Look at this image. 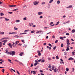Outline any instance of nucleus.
I'll use <instances>...</instances> for the list:
<instances>
[{
  "mask_svg": "<svg viewBox=\"0 0 75 75\" xmlns=\"http://www.w3.org/2000/svg\"><path fill=\"white\" fill-rule=\"evenodd\" d=\"M11 52V55L12 56H13V55H14L16 54V52L14 51H12Z\"/></svg>",
  "mask_w": 75,
  "mask_h": 75,
  "instance_id": "nucleus-1",
  "label": "nucleus"
},
{
  "mask_svg": "<svg viewBox=\"0 0 75 75\" xmlns=\"http://www.w3.org/2000/svg\"><path fill=\"white\" fill-rule=\"evenodd\" d=\"M39 3V2L38 1L37 2V1H35L34 2V4L35 5V6H37Z\"/></svg>",
  "mask_w": 75,
  "mask_h": 75,
  "instance_id": "nucleus-2",
  "label": "nucleus"
},
{
  "mask_svg": "<svg viewBox=\"0 0 75 75\" xmlns=\"http://www.w3.org/2000/svg\"><path fill=\"white\" fill-rule=\"evenodd\" d=\"M9 7H16V5H10Z\"/></svg>",
  "mask_w": 75,
  "mask_h": 75,
  "instance_id": "nucleus-3",
  "label": "nucleus"
},
{
  "mask_svg": "<svg viewBox=\"0 0 75 75\" xmlns=\"http://www.w3.org/2000/svg\"><path fill=\"white\" fill-rule=\"evenodd\" d=\"M37 52L38 53V55H39V56H40L41 55V53H40L41 52V51L39 50Z\"/></svg>",
  "mask_w": 75,
  "mask_h": 75,
  "instance_id": "nucleus-4",
  "label": "nucleus"
},
{
  "mask_svg": "<svg viewBox=\"0 0 75 75\" xmlns=\"http://www.w3.org/2000/svg\"><path fill=\"white\" fill-rule=\"evenodd\" d=\"M42 14H43V13L42 12H38V15H41Z\"/></svg>",
  "mask_w": 75,
  "mask_h": 75,
  "instance_id": "nucleus-5",
  "label": "nucleus"
},
{
  "mask_svg": "<svg viewBox=\"0 0 75 75\" xmlns=\"http://www.w3.org/2000/svg\"><path fill=\"white\" fill-rule=\"evenodd\" d=\"M8 45L9 46V47L11 48H12V45L11 43H9L8 44Z\"/></svg>",
  "mask_w": 75,
  "mask_h": 75,
  "instance_id": "nucleus-6",
  "label": "nucleus"
},
{
  "mask_svg": "<svg viewBox=\"0 0 75 75\" xmlns=\"http://www.w3.org/2000/svg\"><path fill=\"white\" fill-rule=\"evenodd\" d=\"M68 60H74V59L72 57H70L69 58Z\"/></svg>",
  "mask_w": 75,
  "mask_h": 75,
  "instance_id": "nucleus-7",
  "label": "nucleus"
},
{
  "mask_svg": "<svg viewBox=\"0 0 75 75\" xmlns=\"http://www.w3.org/2000/svg\"><path fill=\"white\" fill-rule=\"evenodd\" d=\"M34 25V24L33 23H30L29 24V26H32V25Z\"/></svg>",
  "mask_w": 75,
  "mask_h": 75,
  "instance_id": "nucleus-8",
  "label": "nucleus"
},
{
  "mask_svg": "<svg viewBox=\"0 0 75 75\" xmlns=\"http://www.w3.org/2000/svg\"><path fill=\"white\" fill-rule=\"evenodd\" d=\"M70 43L67 44V47L69 48V47H70V46H69V45H70Z\"/></svg>",
  "mask_w": 75,
  "mask_h": 75,
  "instance_id": "nucleus-9",
  "label": "nucleus"
},
{
  "mask_svg": "<svg viewBox=\"0 0 75 75\" xmlns=\"http://www.w3.org/2000/svg\"><path fill=\"white\" fill-rule=\"evenodd\" d=\"M23 54H24V52H22L20 54H19V55H20V56H22V55H23Z\"/></svg>",
  "mask_w": 75,
  "mask_h": 75,
  "instance_id": "nucleus-10",
  "label": "nucleus"
},
{
  "mask_svg": "<svg viewBox=\"0 0 75 75\" xmlns=\"http://www.w3.org/2000/svg\"><path fill=\"white\" fill-rule=\"evenodd\" d=\"M69 40L68 39H67V44H69Z\"/></svg>",
  "mask_w": 75,
  "mask_h": 75,
  "instance_id": "nucleus-11",
  "label": "nucleus"
},
{
  "mask_svg": "<svg viewBox=\"0 0 75 75\" xmlns=\"http://www.w3.org/2000/svg\"><path fill=\"white\" fill-rule=\"evenodd\" d=\"M75 29H73L72 30H71V33H75Z\"/></svg>",
  "mask_w": 75,
  "mask_h": 75,
  "instance_id": "nucleus-12",
  "label": "nucleus"
},
{
  "mask_svg": "<svg viewBox=\"0 0 75 75\" xmlns=\"http://www.w3.org/2000/svg\"><path fill=\"white\" fill-rule=\"evenodd\" d=\"M7 54L8 55H11V51L8 52Z\"/></svg>",
  "mask_w": 75,
  "mask_h": 75,
  "instance_id": "nucleus-13",
  "label": "nucleus"
},
{
  "mask_svg": "<svg viewBox=\"0 0 75 75\" xmlns=\"http://www.w3.org/2000/svg\"><path fill=\"white\" fill-rule=\"evenodd\" d=\"M0 14L1 16H4V13H1Z\"/></svg>",
  "mask_w": 75,
  "mask_h": 75,
  "instance_id": "nucleus-14",
  "label": "nucleus"
},
{
  "mask_svg": "<svg viewBox=\"0 0 75 75\" xmlns=\"http://www.w3.org/2000/svg\"><path fill=\"white\" fill-rule=\"evenodd\" d=\"M60 39L62 40H64V37H61L60 38Z\"/></svg>",
  "mask_w": 75,
  "mask_h": 75,
  "instance_id": "nucleus-15",
  "label": "nucleus"
},
{
  "mask_svg": "<svg viewBox=\"0 0 75 75\" xmlns=\"http://www.w3.org/2000/svg\"><path fill=\"white\" fill-rule=\"evenodd\" d=\"M8 61L9 62H10V63H11V60L9 59H8Z\"/></svg>",
  "mask_w": 75,
  "mask_h": 75,
  "instance_id": "nucleus-16",
  "label": "nucleus"
},
{
  "mask_svg": "<svg viewBox=\"0 0 75 75\" xmlns=\"http://www.w3.org/2000/svg\"><path fill=\"white\" fill-rule=\"evenodd\" d=\"M16 37V38H20V37L18 36V35H16L14 36V37Z\"/></svg>",
  "mask_w": 75,
  "mask_h": 75,
  "instance_id": "nucleus-17",
  "label": "nucleus"
},
{
  "mask_svg": "<svg viewBox=\"0 0 75 75\" xmlns=\"http://www.w3.org/2000/svg\"><path fill=\"white\" fill-rule=\"evenodd\" d=\"M41 32H42V30H40L39 31H38L36 32V33L38 34V33H41Z\"/></svg>",
  "mask_w": 75,
  "mask_h": 75,
  "instance_id": "nucleus-18",
  "label": "nucleus"
},
{
  "mask_svg": "<svg viewBox=\"0 0 75 75\" xmlns=\"http://www.w3.org/2000/svg\"><path fill=\"white\" fill-rule=\"evenodd\" d=\"M23 20H27V18L25 17L23 18Z\"/></svg>",
  "mask_w": 75,
  "mask_h": 75,
  "instance_id": "nucleus-19",
  "label": "nucleus"
},
{
  "mask_svg": "<svg viewBox=\"0 0 75 75\" xmlns=\"http://www.w3.org/2000/svg\"><path fill=\"white\" fill-rule=\"evenodd\" d=\"M5 21H9V19H7V18H5Z\"/></svg>",
  "mask_w": 75,
  "mask_h": 75,
  "instance_id": "nucleus-20",
  "label": "nucleus"
},
{
  "mask_svg": "<svg viewBox=\"0 0 75 75\" xmlns=\"http://www.w3.org/2000/svg\"><path fill=\"white\" fill-rule=\"evenodd\" d=\"M67 49L66 50V51H69V48L68 47H67Z\"/></svg>",
  "mask_w": 75,
  "mask_h": 75,
  "instance_id": "nucleus-21",
  "label": "nucleus"
},
{
  "mask_svg": "<svg viewBox=\"0 0 75 75\" xmlns=\"http://www.w3.org/2000/svg\"><path fill=\"white\" fill-rule=\"evenodd\" d=\"M72 55H75V54H74L75 53V52H72Z\"/></svg>",
  "mask_w": 75,
  "mask_h": 75,
  "instance_id": "nucleus-22",
  "label": "nucleus"
},
{
  "mask_svg": "<svg viewBox=\"0 0 75 75\" xmlns=\"http://www.w3.org/2000/svg\"><path fill=\"white\" fill-rule=\"evenodd\" d=\"M57 4H59V3H60V1H57Z\"/></svg>",
  "mask_w": 75,
  "mask_h": 75,
  "instance_id": "nucleus-23",
  "label": "nucleus"
},
{
  "mask_svg": "<svg viewBox=\"0 0 75 75\" xmlns=\"http://www.w3.org/2000/svg\"><path fill=\"white\" fill-rule=\"evenodd\" d=\"M18 43H19V41H16L15 42V45H16V44H18Z\"/></svg>",
  "mask_w": 75,
  "mask_h": 75,
  "instance_id": "nucleus-24",
  "label": "nucleus"
},
{
  "mask_svg": "<svg viewBox=\"0 0 75 75\" xmlns=\"http://www.w3.org/2000/svg\"><path fill=\"white\" fill-rule=\"evenodd\" d=\"M33 74H34V75H35L36 73L35 72V71H33Z\"/></svg>",
  "mask_w": 75,
  "mask_h": 75,
  "instance_id": "nucleus-25",
  "label": "nucleus"
},
{
  "mask_svg": "<svg viewBox=\"0 0 75 75\" xmlns=\"http://www.w3.org/2000/svg\"><path fill=\"white\" fill-rule=\"evenodd\" d=\"M53 0H51L49 2V3H51L52 1H53Z\"/></svg>",
  "mask_w": 75,
  "mask_h": 75,
  "instance_id": "nucleus-26",
  "label": "nucleus"
},
{
  "mask_svg": "<svg viewBox=\"0 0 75 75\" xmlns=\"http://www.w3.org/2000/svg\"><path fill=\"white\" fill-rule=\"evenodd\" d=\"M54 66H52V70H53L54 69Z\"/></svg>",
  "mask_w": 75,
  "mask_h": 75,
  "instance_id": "nucleus-27",
  "label": "nucleus"
},
{
  "mask_svg": "<svg viewBox=\"0 0 75 75\" xmlns=\"http://www.w3.org/2000/svg\"><path fill=\"white\" fill-rule=\"evenodd\" d=\"M29 31H30V30H26L24 31V32H27Z\"/></svg>",
  "mask_w": 75,
  "mask_h": 75,
  "instance_id": "nucleus-28",
  "label": "nucleus"
},
{
  "mask_svg": "<svg viewBox=\"0 0 75 75\" xmlns=\"http://www.w3.org/2000/svg\"><path fill=\"white\" fill-rule=\"evenodd\" d=\"M42 4L43 5L44 4H45V2H43L42 3Z\"/></svg>",
  "mask_w": 75,
  "mask_h": 75,
  "instance_id": "nucleus-29",
  "label": "nucleus"
},
{
  "mask_svg": "<svg viewBox=\"0 0 75 75\" xmlns=\"http://www.w3.org/2000/svg\"><path fill=\"white\" fill-rule=\"evenodd\" d=\"M49 68H51V64H49V65L48 66Z\"/></svg>",
  "mask_w": 75,
  "mask_h": 75,
  "instance_id": "nucleus-30",
  "label": "nucleus"
},
{
  "mask_svg": "<svg viewBox=\"0 0 75 75\" xmlns=\"http://www.w3.org/2000/svg\"><path fill=\"white\" fill-rule=\"evenodd\" d=\"M56 58L57 59H59V57H58V55L56 56Z\"/></svg>",
  "mask_w": 75,
  "mask_h": 75,
  "instance_id": "nucleus-31",
  "label": "nucleus"
},
{
  "mask_svg": "<svg viewBox=\"0 0 75 75\" xmlns=\"http://www.w3.org/2000/svg\"><path fill=\"white\" fill-rule=\"evenodd\" d=\"M6 40V38H4L1 39V40Z\"/></svg>",
  "mask_w": 75,
  "mask_h": 75,
  "instance_id": "nucleus-32",
  "label": "nucleus"
},
{
  "mask_svg": "<svg viewBox=\"0 0 75 75\" xmlns=\"http://www.w3.org/2000/svg\"><path fill=\"white\" fill-rule=\"evenodd\" d=\"M5 71V70H4V69H3L2 70V72H3V73H4V71Z\"/></svg>",
  "mask_w": 75,
  "mask_h": 75,
  "instance_id": "nucleus-33",
  "label": "nucleus"
},
{
  "mask_svg": "<svg viewBox=\"0 0 75 75\" xmlns=\"http://www.w3.org/2000/svg\"><path fill=\"white\" fill-rule=\"evenodd\" d=\"M66 70L67 71H69V68H66Z\"/></svg>",
  "mask_w": 75,
  "mask_h": 75,
  "instance_id": "nucleus-34",
  "label": "nucleus"
},
{
  "mask_svg": "<svg viewBox=\"0 0 75 75\" xmlns=\"http://www.w3.org/2000/svg\"><path fill=\"white\" fill-rule=\"evenodd\" d=\"M35 30H33L31 31V33H35Z\"/></svg>",
  "mask_w": 75,
  "mask_h": 75,
  "instance_id": "nucleus-35",
  "label": "nucleus"
},
{
  "mask_svg": "<svg viewBox=\"0 0 75 75\" xmlns=\"http://www.w3.org/2000/svg\"><path fill=\"white\" fill-rule=\"evenodd\" d=\"M16 72L17 74H18V75H20V73L18 72V71L17 70H16Z\"/></svg>",
  "mask_w": 75,
  "mask_h": 75,
  "instance_id": "nucleus-36",
  "label": "nucleus"
},
{
  "mask_svg": "<svg viewBox=\"0 0 75 75\" xmlns=\"http://www.w3.org/2000/svg\"><path fill=\"white\" fill-rule=\"evenodd\" d=\"M61 47H64V44L63 43H62L61 45Z\"/></svg>",
  "mask_w": 75,
  "mask_h": 75,
  "instance_id": "nucleus-37",
  "label": "nucleus"
},
{
  "mask_svg": "<svg viewBox=\"0 0 75 75\" xmlns=\"http://www.w3.org/2000/svg\"><path fill=\"white\" fill-rule=\"evenodd\" d=\"M40 72H42L43 73L44 71H43L42 70H40Z\"/></svg>",
  "mask_w": 75,
  "mask_h": 75,
  "instance_id": "nucleus-38",
  "label": "nucleus"
},
{
  "mask_svg": "<svg viewBox=\"0 0 75 75\" xmlns=\"http://www.w3.org/2000/svg\"><path fill=\"white\" fill-rule=\"evenodd\" d=\"M17 32H16L12 33V34H17Z\"/></svg>",
  "mask_w": 75,
  "mask_h": 75,
  "instance_id": "nucleus-39",
  "label": "nucleus"
},
{
  "mask_svg": "<svg viewBox=\"0 0 75 75\" xmlns=\"http://www.w3.org/2000/svg\"><path fill=\"white\" fill-rule=\"evenodd\" d=\"M17 23H18V22H20V20H17L16 21Z\"/></svg>",
  "mask_w": 75,
  "mask_h": 75,
  "instance_id": "nucleus-40",
  "label": "nucleus"
},
{
  "mask_svg": "<svg viewBox=\"0 0 75 75\" xmlns=\"http://www.w3.org/2000/svg\"><path fill=\"white\" fill-rule=\"evenodd\" d=\"M22 42H23L24 43H25V42H24V40H21Z\"/></svg>",
  "mask_w": 75,
  "mask_h": 75,
  "instance_id": "nucleus-41",
  "label": "nucleus"
},
{
  "mask_svg": "<svg viewBox=\"0 0 75 75\" xmlns=\"http://www.w3.org/2000/svg\"><path fill=\"white\" fill-rule=\"evenodd\" d=\"M0 61L1 62H4V60L2 59H0Z\"/></svg>",
  "mask_w": 75,
  "mask_h": 75,
  "instance_id": "nucleus-42",
  "label": "nucleus"
},
{
  "mask_svg": "<svg viewBox=\"0 0 75 75\" xmlns=\"http://www.w3.org/2000/svg\"><path fill=\"white\" fill-rule=\"evenodd\" d=\"M1 34H4V32H1Z\"/></svg>",
  "mask_w": 75,
  "mask_h": 75,
  "instance_id": "nucleus-43",
  "label": "nucleus"
},
{
  "mask_svg": "<svg viewBox=\"0 0 75 75\" xmlns=\"http://www.w3.org/2000/svg\"><path fill=\"white\" fill-rule=\"evenodd\" d=\"M56 48H57V47H56V46H55V47H54L53 48V50H55V49H56Z\"/></svg>",
  "mask_w": 75,
  "mask_h": 75,
  "instance_id": "nucleus-44",
  "label": "nucleus"
},
{
  "mask_svg": "<svg viewBox=\"0 0 75 75\" xmlns=\"http://www.w3.org/2000/svg\"><path fill=\"white\" fill-rule=\"evenodd\" d=\"M48 45L49 46H50V47H52V45H51V44H50V43H49L48 44Z\"/></svg>",
  "mask_w": 75,
  "mask_h": 75,
  "instance_id": "nucleus-45",
  "label": "nucleus"
},
{
  "mask_svg": "<svg viewBox=\"0 0 75 75\" xmlns=\"http://www.w3.org/2000/svg\"><path fill=\"white\" fill-rule=\"evenodd\" d=\"M17 10H18V8H16V9L13 10V11H17Z\"/></svg>",
  "mask_w": 75,
  "mask_h": 75,
  "instance_id": "nucleus-46",
  "label": "nucleus"
},
{
  "mask_svg": "<svg viewBox=\"0 0 75 75\" xmlns=\"http://www.w3.org/2000/svg\"><path fill=\"white\" fill-rule=\"evenodd\" d=\"M49 28V27H45L44 28H45L46 29H47V28Z\"/></svg>",
  "mask_w": 75,
  "mask_h": 75,
  "instance_id": "nucleus-47",
  "label": "nucleus"
},
{
  "mask_svg": "<svg viewBox=\"0 0 75 75\" xmlns=\"http://www.w3.org/2000/svg\"><path fill=\"white\" fill-rule=\"evenodd\" d=\"M14 44H15V43H13V45H12V46L13 47H15V46L14 45Z\"/></svg>",
  "mask_w": 75,
  "mask_h": 75,
  "instance_id": "nucleus-48",
  "label": "nucleus"
},
{
  "mask_svg": "<svg viewBox=\"0 0 75 75\" xmlns=\"http://www.w3.org/2000/svg\"><path fill=\"white\" fill-rule=\"evenodd\" d=\"M5 51H6V52L5 53H6V54H7L8 53V51L7 50H6Z\"/></svg>",
  "mask_w": 75,
  "mask_h": 75,
  "instance_id": "nucleus-49",
  "label": "nucleus"
},
{
  "mask_svg": "<svg viewBox=\"0 0 75 75\" xmlns=\"http://www.w3.org/2000/svg\"><path fill=\"white\" fill-rule=\"evenodd\" d=\"M54 24V22H52L50 23V25H51L52 24Z\"/></svg>",
  "mask_w": 75,
  "mask_h": 75,
  "instance_id": "nucleus-50",
  "label": "nucleus"
},
{
  "mask_svg": "<svg viewBox=\"0 0 75 75\" xmlns=\"http://www.w3.org/2000/svg\"><path fill=\"white\" fill-rule=\"evenodd\" d=\"M18 28H14V30H18Z\"/></svg>",
  "mask_w": 75,
  "mask_h": 75,
  "instance_id": "nucleus-51",
  "label": "nucleus"
},
{
  "mask_svg": "<svg viewBox=\"0 0 75 75\" xmlns=\"http://www.w3.org/2000/svg\"><path fill=\"white\" fill-rule=\"evenodd\" d=\"M8 13H9V14H12L13 12H9Z\"/></svg>",
  "mask_w": 75,
  "mask_h": 75,
  "instance_id": "nucleus-52",
  "label": "nucleus"
},
{
  "mask_svg": "<svg viewBox=\"0 0 75 75\" xmlns=\"http://www.w3.org/2000/svg\"><path fill=\"white\" fill-rule=\"evenodd\" d=\"M66 35H69V34L67 33L66 34Z\"/></svg>",
  "mask_w": 75,
  "mask_h": 75,
  "instance_id": "nucleus-53",
  "label": "nucleus"
},
{
  "mask_svg": "<svg viewBox=\"0 0 75 75\" xmlns=\"http://www.w3.org/2000/svg\"><path fill=\"white\" fill-rule=\"evenodd\" d=\"M69 21H68L66 23H69Z\"/></svg>",
  "mask_w": 75,
  "mask_h": 75,
  "instance_id": "nucleus-54",
  "label": "nucleus"
},
{
  "mask_svg": "<svg viewBox=\"0 0 75 75\" xmlns=\"http://www.w3.org/2000/svg\"><path fill=\"white\" fill-rule=\"evenodd\" d=\"M58 42V40H56L55 42V43H57Z\"/></svg>",
  "mask_w": 75,
  "mask_h": 75,
  "instance_id": "nucleus-55",
  "label": "nucleus"
},
{
  "mask_svg": "<svg viewBox=\"0 0 75 75\" xmlns=\"http://www.w3.org/2000/svg\"><path fill=\"white\" fill-rule=\"evenodd\" d=\"M11 69L14 72H16V71H15V70L13 69Z\"/></svg>",
  "mask_w": 75,
  "mask_h": 75,
  "instance_id": "nucleus-56",
  "label": "nucleus"
},
{
  "mask_svg": "<svg viewBox=\"0 0 75 75\" xmlns=\"http://www.w3.org/2000/svg\"><path fill=\"white\" fill-rule=\"evenodd\" d=\"M41 60V59H40L38 60V62H40Z\"/></svg>",
  "mask_w": 75,
  "mask_h": 75,
  "instance_id": "nucleus-57",
  "label": "nucleus"
},
{
  "mask_svg": "<svg viewBox=\"0 0 75 75\" xmlns=\"http://www.w3.org/2000/svg\"><path fill=\"white\" fill-rule=\"evenodd\" d=\"M51 58H50V57H48V60H49V61H50V60H51Z\"/></svg>",
  "mask_w": 75,
  "mask_h": 75,
  "instance_id": "nucleus-58",
  "label": "nucleus"
},
{
  "mask_svg": "<svg viewBox=\"0 0 75 75\" xmlns=\"http://www.w3.org/2000/svg\"><path fill=\"white\" fill-rule=\"evenodd\" d=\"M7 41L8 40H4V42H7Z\"/></svg>",
  "mask_w": 75,
  "mask_h": 75,
  "instance_id": "nucleus-59",
  "label": "nucleus"
},
{
  "mask_svg": "<svg viewBox=\"0 0 75 75\" xmlns=\"http://www.w3.org/2000/svg\"><path fill=\"white\" fill-rule=\"evenodd\" d=\"M69 6V8H72V5L70 6Z\"/></svg>",
  "mask_w": 75,
  "mask_h": 75,
  "instance_id": "nucleus-60",
  "label": "nucleus"
},
{
  "mask_svg": "<svg viewBox=\"0 0 75 75\" xmlns=\"http://www.w3.org/2000/svg\"><path fill=\"white\" fill-rule=\"evenodd\" d=\"M41 62H45V60H42Z\"/></svg>",
  "mask_w": 75,
  "mask_h": 75,
  "instance_id": "nucleus-61",
  "label": "nucleus"
},
{
  "mask_svg": "<svg viewBox=\"0 0 75 75\" xmlns=\"http://www.w3.org/2000/svg\"><path fill=\"white\" fill-rule=\"evenodd\" d=\"M54 72H57V69H54Z\"/></svg>",
  "mask_w": 75,
  "mask_h": 75,
  "instance_id": "nucleus-62",
  "label": "nucleus"
},
{
  "mask_svg": "<svg viewBox=\"0 0 75 75\" xmlns=\"http://www.w3.org/2000/svg\"><path fill=\"white\" fill-rule=\"evenodd\" d=\"M40 18H42V16H41L40 17Z\"/></svg>",
  "mask_w": 75,
  "mask_h": 75,
  "instance_id": "nucleus-63",
  "label": "nucleus"
},
{
  "mask_svg": "<svg viewBox=\"0 0 75 75\" xmlns=\"http://www.w3.org/2000/svg\"><path fill=\"white\" fill-rule=\"evenodd\" d=\"M52 37L53 38H55V36L54 35L52 36Z\"/></svg>",
  "mask_w": 75,
  "mask_h": 75,
  "instance_id": "nucleus-64",
  "label": "nucleus"
}]
</instances>
